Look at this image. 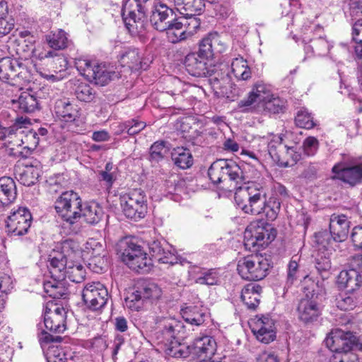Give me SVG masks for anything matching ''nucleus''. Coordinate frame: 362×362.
Segmentation results:
<instances>
[{
  "label": "nucleus",
  "mask_w": 362,
  "mask_h": 362,
  "mask_svg": "<svg viewBox=\"0 0 362 362\" xmlns=\"http://www.w3.org/2000/svg\"><path fill=\"white\" fill-rule=\"evenodd\" d=\"M235 202L245 214L257 216L264 214L268 221H274L280 211L281 202L276 197L267 199V190L260 184L248 182L235 193Z\"/></svg>",
  "instance_id": "f257e3e1"
},
{
  "label": "nucleus",
  "mask_w": 362,
  "mask_h": 362,
  "mask_svg": "<svg viewBox=\"0 0 362 362\" xmlns=\"http://www.w3.org/2000/svg\"><path fill=\"white\" fill-rule=\"evenodd\" d=\"M226 49V44L217 33H211L199 43L197 52L188 54L185 59L187 71L196 77L211 76L212 70L209 62L215 53H222Z\"/></svg>",
  "instance_id": "f03ea898"
},
{
  "label": "nucleus",
  "mask_w": 362,
  "mask_h": 362,
  "mask_svg": "<svg viewBox=\"0 0 362 362\" xmlns=\"http://www.w3.org/2000/svg\"><path fill=\"white\" fill-rule=\"evenodd\" d=\"M208 176L214 185L230 182L228 190H235L245 187L247 181L241 167L230 160L219 159L214 161L208 170Z\"/></svg>",
  "instance_id": "7ed1b4c3"
},
{
  "label": "nucleus",
  "mask_w": 362,
  "mask_h": 362,
  "mask_svg": "<svg viewBox=\"0 0 362 362\" xmlns=\"http://www.w3.org/2000/svg\"><path fill=\"white\" fill-rule=\"evenodd\" d=\"M156 322L163 327L160 332L157 333V339L163 346V351L173 357H186L187 353L180 348L179 342L182 323L173 317L164 316L157 317Z\"/></svg>",
  "instance_id": "20e7f679"
},
{
  "label": "nucleus",
  "mask_w": 362,
  "mask_h": 362,
  "mask_svg": "<svg viewBox=\"0 0 362 362\" xmlns=\"http://www.w3.org/2000/svg\"><path fill=\"white\" fill-rule=\"evenodd\" d=\"M270 264L262 255L255 254L240 259L237 265L240 276L248 281H259L267 274Z\"/></svg>",
  "instance_id": "39448f33"
},
{
  "label": "nucleus",
  "mask_w": 362,
  "mask_h": 362,
  "mask_svg": "<svg viewBox=\"0 0 362 362\" xmlns=\"http://www.w3.org/2000/svg\"><path fill=\"white\" fill-rule=\"evenodd\" d=\"M81 199L77 193L66 191L57 198L54 207L64 221L73 225L81 218Z\"/></svg>",
  "instance_id": "423d86ee"
},
{
  "label": "nucleus",
  "mask_w": 362,
  "mask_h": 362,
  "mask_svg": "<svg viewBox=\"0 0 362 362\" xmlns=\"http://www.w3.org/2000/svg\"><path fill=\"white\" fill-rule=\"evenodd\" d=\"M332 180H339L351 186L362 182V162L346 156L332 168Z\"/></svg>",
  "instance_id": "0eeeda50"
},
{
  "label": "nucleus",
  "mask_w": 362,
  "mask_h": 362,
  "mask_svg": "<svg viewBox=\"0 0 362 362\" xmlns=\"http://www.w3.org/2000/svg\"><path fill=\"white\" fill-rule=\"evenodd\" d=\"M78 71L89 81L105 86L116 76V73L104 64L93 63L87 59H78L75 62Z\"/></svg>",
  "instance_id": "6e6552de"
},
{
  "label": "nucleus",
  "mask_w": 362,
  "mask_h": 362,
  "mask_svg": "<svg viewBox=\"0 0 362 362\" xmlns=\"http://www.w3.org/2000/svg\"><path fill=\"white\" fill-rule=\"evenodd\" d=\"M121 206L124 215L131 219L144 218L147 211L146 199L141 189H134L121 197Z\"/></svg>",
  "instance_id": "1a4fd4ad"
},
{
  "label": "nucleus",
  "mask_w": 362,
  "mask_h": 362,
  "mask_svg": "<svg viewBox=\"0 0 362 362\" xmlns=\"http://www.w3.org/2000/svg\"><path fill=\"white\" fill-rule=\"evenodd\" d=\"M161 288L154 283H146L137 289L129 293L124 298L127 308L133 310H139L145 301L153 302L158 300L162 296Z\"/></svg>",
  "instance_id": "9d476101"
},
{
  "label": "nucleus",
  "mask_w": 362,
  "mask_h": 362,
  "mask_svg": "<svg viewBox=\"0 0 362 362\" xmlns=\"http://www.w3.org/2000/svg\"><path fill=\"white\" fill-rule=\"evenodd\" d=\"M272 90L269 85L262 81L255 83L247 97L238 102V107L243 112H256L267 100L272 98Z\"/></svg>",
  "instance_id": "9b49d317"
},
{
  "label": "nucleus",
  "mask_w": 362,
  "mask_h": 362,
  "mask_svg": "<svg viewBox=\"0 0 362 362\" xmlns=\"http://www.w3.org/2000/svg\"><path fill=\"white\" fill-rule=\"evenodd\" d=\"M109 295L107 288L100 282L88 283L82 291V299L87 308L100 310L106 305Z\"/></svg>",
  "instance_id": "f8f14e48"
},
{
  "label": "nucleus",
  "mask_w": 362,
  "mask_h": 362,
  "mask_svg": "<svg viewBox=\"0 0 362 362\" xmlns=\"http://www.w3.org/2000/svg\"><path fill=\"white\" fill-rule=\"evenodd\" d=\"M7 232L14 236L27 233L32 223V215L25 207L13 209L6 221Z\"/></svg>",
  "instance_id": "ddd939ff"
},
{
  "label": "nucleus",
  "mask_w": 362,
  "mask_h": 362,
  "mask_svg": "<svg viewBox=\"0 0 362 362\" xmlns=\"http://www.w3.org/2000/svg\"><path fill=\"white\" fill-rule=\"evenodd\" d=\"M122 17L127 29L134 35H143L146 30L147 20L144 7L139 4H136V9L129 10L127 4L122 9Z\"/></svg>",
  "instance_id": "4468645a"
},
{
  "label": "nucleus",
  "mask_w": 362,
  "mask_h": 362,
  "mask_svg": "<svg viewBox=\"0 0 362 362\" xmlns=\"http://www.w3.org/2000/svg\"><path fill=\"white\" fill-rule=\"evenodd\" d=\"M356 336L351 332L337 329L332 330L325 339L326 346L334 353L344 350H352Z\"/></svg>",
  "instance_id": "2eb2a0df"
},
{
  "label": "nucleus",
  "mask_w": 362,
  "mask_h": 362,
  "mask_svg": "<svg viewBox=\"0 0 362 362\" xmlns=\"http://www.w3.org/2000/svg\"><path fill=\"white\" fill-rule=\"evenodd\" d=\"M252 332L259 341L269 344L276 338L274 320L269 316L257 317L250 323Z\"/></svg>",
  "instance_id": "dca6fc26"
},
{
  "label": "nucleus",
  "mask_w": 362,
  "mask_h": 362,
  "mask_svg": "<svg viewBox=\"0 0 362 362\" xmlns=\"http://www.w3.org/2000/svg\"><path fill=\"white\" fill-rule=\"evenodd\" d=\"M53 310L45 308L44 325L47 329L54 333H62L66 329V311L63 307L54 305Z\"/></svg>",
  "instance_id": "f3484780"
},
{
  "label": "nucleus",
  "mask_w": 362,
  "mask_h": 362,
  "mask_svg": "<svg viewBox=\"0 0 362 362\" xmlns=\"http://www.w3.org/2000/svg\"><path fill=\"white\" fill-rule=\"evenodd\" d=\"M296 311L298 320L305 325L314 323L321 315L320 305L308 297L300 300Z\"/></svg>",
  "instance_id": "a211bd4d"
},
{
  "label": "nucleus",
  "mask_w": 362,
  "mask_h": 362,
  "mask_svg": "<svg viewBox=\"0 0 362 362\" xmlns=\"http://www.w3.org/2000/svg\"><path fill=\"white\" fill-rule=\"evenodd\" d=\"M173 16L172 8L163 3H158L152 11L150 21L156 30L163 32L169 28L170 23L174 19Z\"/></svg>",
  "instance_id": "6ab92c4d"
},
{
  "label": "nucleus",
  "mask_w": 362,
  "mask_h": 362,
  "mask_svg": "<svg viewBox=\"0 0 362 362\" xmlns=\"http://www.w3.org/2000/svg\"><path fill=\"white\" fill-rule=\"evenodd\" d=\"M216 348V340L210 336L197 338L194 341V354L200 362L211 361Z\"/></svg>",
  "instance_id": "aec40b11"
},
{
  "label": "nucleus",
  "mask_w": 362,
  "mask_h": 362,
  "mask_svg": "<svg viewBox=\"0 0 362 362\" xmlns=\"http://www.w3.org/2000/svg\"><path fill=\"white\" fill-rule=\"evenodd\" d=\"M350 221L345 215L332 214L329 220V231L333 240L342 242L348 237Z\"/></svg>",
  "instance_id": "412c9836"
},
{
  "label": "nucleus",
  "mask_w": 362,
  "mask_h": 362,
  "mask_svg": "<svg viewBox=\"0 0 362 362\" xmlns=\"http://www.w3.org/2000/svg\"><path fill=\"white\" fill-rule=\"evenodd\" d=\"M323 33V28L320 25H317L314 28V35H317L315 38L308 39L309 45L305 47V52L308 53L310 51L317 56H325L330 47V45L328 41L322 36ZM307 40V37H304V41Z\"/></svg>",
  "instance_id": "4be33fe9"
},
{
  "label": "nucleus",
  "mask_w": 362,
  "mask_h": 362,
  "mask_svg": "<svg viewBox=\"0 0 362 362\" xmlns=\"http://www.w3.org/2000/svg\"><path fill=\"white\" fill-rule=\"evenodd\" d=\"M337 284L348 291L361 293L362 276L356 269L341 271L338 276Z\"/></svg>",
  "instance_id": "5701e85b"
},
{
  "label": "nucleus",
  "mask_w": 362,
  "mask_h": 362,
  "mask_svg": "<svg viewBox=\"0 0 362 362\" xmlns=\"http://www.w3.org/2000/svg\"><path fill=\"white\" fill-rule=\"evenodd\" d=\"M21 66L16 59L5 57L0 60V79L14 83L22 74Z\"/></svg>",
  "instance_id": "b1692460"
},
{
  "label": "nucleus",
  "mask_w": 362,
  "mask_h": 362,
  "mask_svg": "<svg viewBox=\"0 0 362 362\" xmlns=\"http://www.w3.org/2000/svg\"><path fill=\"white\" fill-rule=\"evenodd\" d=\"M49 262L47 267L52 279L57 281L64 280L69 266L66 257L64 255L56 253L53 256L50 255Z\"/></svg>",
  "instance_id": "393cba45"
},
{
  "label": "nucleus",
  "mask_w": 362,
  "mask_h": 362,
  "mask_svg": "<svg viewBox=\"0 0 362 362\" xmlns=\"http://www.w3.org/2000/svg\"><path fill=\"white\" fill-rule=\"evenodd\" d=\"M13 108L26 113H32L39 109V103L34 94L28 91L21 93L17 98H12Z\"/></svg>",
  "instance_id": "a878e982"
},
{
  "label": "nucleus",
  "mask_w": 362,
  "mask_h": 362,
  "mask_svg": "<svg viewBox=\"0 0 362 362\" xmlns=\"http://www.w3.org/2000/svg\"><path fill=\"white\" fill-rule=\"evenodd\" d=\"M119 62L122 66H127L132 71H136L146 69L144 67L140 52L134 47L125 49L120 55Z\"/></svg>",
  "instance_id": "bb28decb"
},
{
  "label": "nucleus",
  "mask_w": 362,
  "mask_h": 362,
  "mask_svg": "<svg viewBox=\"0 0 362 362\" xmlns=\"http://www.w3.org/2000/svg\"><path fill=\"white\" fill-rule=\"evenodd\" d=\"M181 315L184 320L189 325L200 326L207 317V310L202 306L191 305L182 308Z\"/></svg>",
  "instance_id": "cd10ccee"
},
{
  "label": "nucleus",
  "mask_w": 362,
  "mask_h": 362,
  "mask_svg": "<svg viewBox=\"0 0 362 362\" xmlns=\"http://www.w3.org/2000/svg\"><path fill=\"white\" fill-rule=\"evenodd\" d=\"M17 190L15 181L10 177L0 178V206L8 205L16 198Z\"/></svg>",
  "instance_id": "c85d7f7f"
},
{
  "label": "nucleus",
  "mask_w": 362,
  "mask_h": 362,
  "mask_svg": "<svg viewBox=\"0 0 362 362\" xmlns=\"http://www.w3.org/2000/svg\"><path fill=\"white\" fill-rule=\"evenodd\" d=\"M14 175L16 178L25 186H31L37 180L40 174L39 170L33 166H24L18 164L14 166Z\"/></svg>",
  "instance_id": "c756f323"
},
{
  "label": "nucleus",
  "mask_w": 362,
  "mask_h": 362,
  "mask_svg": "<svg viewBox=\"0 0 362 362\" xmlns=\"http://www.w3.org/2000/svg\"><path fill=\"white\" fill-rule=\"evenodd\" d=\"M54 111L57 117L68 122L75 121L79 115L76 105L66 99L59 100L56 102Z\"/></svg>",
  "instance_id": "7c9ffc66"
},
{
  "label": "nucleus",
  "mask_w": 362,
  "mask_h": 362,
  "mask_svg": "<svg viewBox=\"0 0 362 362\" xmlns=\"http://www.w3.org/2000/svg\"><path fill=\"white\" fill-rule=\"evenodd\" d=\"M262 287L255 284L246 285L241 292V300L251 310H255L260 301Z\"/></svg>",
  "instance_id": "2f4dec72"
},
{
  "label": "nucleus",
  "mask_w": 362,
  "mask_h": 362,
  "mask_svg": "<svg viewBox=\"0 0 362 362\" xmlns=\"http://www.w3.org/2000/svg\"><path fill=\"white\" fill-rule=\"evenodd\" d=\"M177 9L184 16H197L205 7L204 0H173Z\"/></svg>",
  "instance_id": "473e14b6"
},
{
  "label": "nucleus",
  "mask_w": 362,
  "mask_h": 362,
  "mask_svg": "<svg viewBox=\"0 0 362 362\" xmlns=\"http://www.w3.org/2000/svg\"><path fill=\"white\" fill-rule=\"evenodd\" d=\"M274 236L271 235L268 230L264 228H258L247 238V233H245L246 246L265 247L274 239Z\"/></svg>",
  "instance_id": "72a5a7b5"
},
{
  "label": "nucleus",
  "mask_w": 362,
  "mask_h": 362,
  "mask_svg": "<svg viewBox=\"0 0 362 362\" xmlns=\"http://www.w3.org/2000/svg\"><path fill=\"white\" fill-rule=\"evenodd\" d=\"M103 216V209L95 202L81 204V217L90 224L98 223Z\"/></svg>",
  "instance_id": "f704fd0d"
},
{
  "label": "nucleus",
  "mask_w": 362,
  "mask_h": 362,
  "mask_svg": "<svg viewBox=\"0 0 362 362\" xmlns=\"http://www.w3.org/2000/svg\"><path fill=\"white\" fill-rule=\"evenodd\" d=\"M174 164L181 169L189 168L193 165V157L190 151L184 147L173 148L171 153Z\"/></svg>",
  "instance_id": "c9c22d12"
},
{
  "label": "nucleus",
  "mask_w": 362,
  "mask_h": 362,
  "mask_svg": "<svg viewBox=\"0 0 362 362\" xmlns=\"http://www.w3.org/2000/svg\"><path fill=\"white\" fill-rule=\"evenodd\" d=\"M361 300L359 292L348 291L341 293L337 298V306L342 310H350L355 308Z\"/></svg>",
  "instance_id": "e433bc0d"
},
{
  "label": "nucleus",
  "mask_w": 362,
  "mask_h": 362,
  "mask_svg": "<svg viewBox=\"0 0 362 362\" xmlns=\"http://www.w3.org/2000/svg\"><path fill=\"white\" fill-rule=\"evenodd\" d=\"M231 72L238 81H247L252 76L247 62L243 57H237L233 60Z\"/></svg>",
  "instance_id": "4c0bfd02"
},
{
  "label": "nucleus",
  "mask_w": 362,
  "mask_h": 362,
  "mask_svg": "<svg viewBox=\"0 0 362 362\" xmlns=\"http://www.w3.org/2000/svg\"><path fill=\"white\" fill-rule=\"evenodd\" d=\"M164 31L166 32L167 38L171 43H177L188 37L182 23L179 18L173 19L169 28Z\"/></svg>",
  "instance_id": "58836bf2"
},
{
  "label": "nucleus",
  "mask_w": 362,
  "mask_h": 362,
  "mask_svg": "<svg viewBox=\"0 0 362 362\" xmlns=\"http://www.w3.org/2000/svg\"><path fill=\"white\" fill-rule=\"evenodd\" d=\"M120 247L122 250L121 258L122 262L126 259H132L139 255V253H143L145 251L143 250L141 245L134 239H125L120 243Z\"/></svg>",
  "instance_id": "ea45409f"
},
{
  "label": "nucleus",
  "mask_w": 362,
  "mask_h": 362,
  "mask_svg": "<svg viewBox=\"0 0 362 362\" xmlns=\"http://www.w3.org/2000/svg\"><path fill=\"white\" fill-rule=\"evenodd\" d=\"M131 269L137 272H147L151 269L152 262L150 258L147 257L146 252L139 253V255L132 259H126L123 261Z\"/></svg>",
  "instance_id": "a19ab883"
},
{
  "label": "nucleus",
  "mask_w": 362,
  "mask_h": 362,
  "mask_svg": "<svg viewBox=\"0 0 362 362\" xmlns=\"http://www.w3.org/2000/svg\"><path fill=\"white\" fill-rule=\"evenodd\" d=\"M45 38L49 46L55 50L63 49L67 47L69 44L66 33L62 29L52 31Z\"/></svg>",
  "instance_id": "79ce46f5"
},
{
  "label": "nucleus",
  "mask_w": 362,
  "mask_h": 362,
  "mask_svg": "<svg viewBox=\"0 0 362 362\" xmlns=\"http://www.w3.org/2000/svg\"><path fill=\"white\" fill-rule=\"evenodd\" d=\"M73 90L74 95L80 101L89 103L95 97V92L93 88L86 83L79 81L74 83Z\"/></svg>",
  "instance_id": "37998d69"
},
{
  "label": "nucleus",
  "mask_w": 362,
  "mask_h": 362,
  "mask_svg": "<svg viewBox=\"0 0 362 362\" xmlns=\"http://www.w3.org/2000/svg\"><path fill=\"white\" fill-rule=\"evenodd\" d=\"M284 155L278 160V165L280 167H291L297 163L301 158V154L296 151L294 147L284 146Z\"/></svg>",
  "instance_id": "c03bdc74"
},
{
  "label": "nucleus",
  "mask_w": 362,
  "mask_h": 362,
  "mask_svg": "<svg viewBox=\"0 0 362 362\" xmlns=\"http://www.w3.org/2000/svg\"><path fill=\"white\" fill-rule=\"evenodd\" d=\"M285 103L279 97L272 93V98L267 100L256 112H264L266 113L278 114L284 111Z\"/></svg>",
  "instance_id": "a18cd8bd"
},
{
  "label": "nucleus",
  "mask_w": 362,
  "mask_h": 362,
  "mask_svg": "<svg viewBox=\"0 0 362 362\" xmlns=\"http://www.w3.org/2000/svg\"><path fill=\"white\" fill-rule=\"evenodd\" d=\"M62 281L52 279V281H46L43 284L45 292L53 298H61L66 295V290L63 286Z\"/></svg>",
  "instance_id": "49530a36"
},
{
  "label": "nucleus",
  "mask_w": 362,
  "mask_h": 362,
  "mask_svg": "<svg viewBox=\"0 0 362 362\" xmlns=\"http://www.w3.org/2000/svg\"><path fill=\"white\" fill-rule=\"evenodd\" d=\"M146 126L145 122L137 119H132L119 125L122 132H126L129 135L133 136L139 134Z\"/></svg>",
  "instance_id": "de8ad7c7"
},
{
  "label": "nucleus",
  "mask_w": 362,
  "mask_h": 362,
  "mask_svg": "<svg viewBox=\"0 0 362 362\" xmlns=\"http://www.w3.org/2000/svg\"><path fill=\"white\" fill-rule=\"evenodd\" d=\"M66 272V278L75 283H81L83 281L86 272L83 267L81 264H69Z\"/></svg>",
  "instance_id": "09e8293b"
},
{
  "label": "nucleus",
  "mask_w": 362,
  "mask_h": 362,
  "mask_svg": "<svg viewBox=\"0 0 362 362\" xmlns=\"http://www.w3.org/2000/svg\"><path fill=\"white\" fill-rule=\"evenodd\" d=\"M85 249L90 257L106 256L105 245L96 239H89L86 243Z\"/></svg>",
  "instance_id": "8fccbe9b"
},
{
  "label": "nucleus",
  "mask_w": 362,
  "mask_h": 362,
  "mask_svg": "<svg viewBox=\"0 0 362 362\" xmlns=\"http://www.w3.org/2000/svg\"><path fill=\"white\" fill-rule=\"evenodd\" d=\"M61 252L58 254L64 255L66 259L74 256L77 252H80L81 247L79 243L72 239H66L61 243Z\"/></svg>",
  "instance_id": "3c124183"
},
{
  "label": "nucleus",
  "mask_w": 362,
  "mask_h": 362,
  "mask_svg": "<svg viewBox=\"0 0 362 362\" xmlns=\"http://www.w3.org/2000/svg\"><path fill=\"white\" fill-rule=\"evenodd\" d=\"M179 19L182 23L188 37L194 35L200 26V20L196 16H185Z\"/></svg>",
  "instance_id": "603ef678"
},
{
  "label": "nucleus",
  "mask_w": 362,
  "mask_h": 362,
  "mask_svg": "<svg viewBox=\"0 0 362 362\" xmlns=\"http://www.w3.org/2000/svg\"><path fill=\"white\" fill-rule=\"evenodd\" d=\"M296 125L300 128L310 129L315 125L311 115L305 110H300L295 117Z\"/></svg>",
  "instance_id": "864d4df0"
},
{
  "label": "nucleus",
  "mask_w": 362,
  "mask_h": 362,
  "mask_svg": "<svg viewBox=\"0 0 362 362\" xmlns=\"http://www.w3.org/2000/svg\"><path fill=\"white\" fill-rule=\"evenodd\" d=\"M167 152L164 141H156L150 148V160L158 163L163 160Z\"/></svg>",
  "instance_id": "5fc2aeb1"
},
{
  "label": "nucleus",
  "mask_w": 362,
  "mask_h": 362,
  "mask_svg": "<svg viewBox=\"0 0 362 362\" xmlns=\"http://www.w3.org/2000/svg\"><path fill=\"white\" fill-rule=\"evenodd\" d=\"M218 281L219 275L218 271L213 269L204 272L202 274L196 279L197 284L210 286L217 284Z\"/></svg>",
  "instance_id": "6e6d98bb"
},
{
  "label": "nucleus",
  "mask_w": 362,
  "mask_h": 362,
  "mask_svg": "<svg viewBox=\"0 0 362 362\" xmlns=\"http://www.w3.org/2000/svg\"><path fill=\"white\" fill-rule=\"evenodd\" d=\"M329 362H358V358L351 350H344L334 353Z\"/></svg>",
  "instance_id": "4d7b16f0"
},
{
  "label": "nucleus",
  "mask_w": 362,
  "mask_h": 362,
  "mask_svg": "<svg viewBox=\"0 0 362 362\" xmlns=\"http://www.w3.org/2000/svg\"><path fill=\"white\" fill-rule=\"evenodd\" d=\"M297 259L296 256L293 257L288 264L286 284L288 286L292 285L298 277L299 264Z\"/></svg>",
  "instance_id": "13d9d810"
},
{
  "label": "nucleus",
  "mask_w": 362,
  "mask_h": 362,
  "mask_svg": "<svg viewBox=\"0 0 362 362\" xmlns=\"http://www.w3.org/2000/svg\"><path fill=\"white\" fill-rule=\"evenodd\" d=\"M302 148L305 155L313 156L318 150L319 141L314 136H308L303 141Z\"/></svg>",
  "instance_id": "bf43d9fd"
},
{
  "label": "nucleus",
  "mask_w": 362,
  "mask_h": 362,
  "mask_svg": "<svg viewBox=\"0 0 362 362\" xmlns=\"http://www.w3.org/2000/svg\"><path fill=\"white\" fill-rule=\"evenodd\" d=\"M107 261L106 256L89 257L88 267L93 272L102 273L105 269Z\"/></svg>",
  "instance_id": "052dcab7"
},
{
  "label": "nucleus",
  "mask_w": 362,
  "mask_h": 362,
  "mask_svg": "<svg viewBox=\"0 0 362 362\" xmlns=\"http://www.w3.org/2000/svg\"><path fill=\"white\" fill-rule=\"evenodd\" d=\"M14 28V21L8 15L0 17V37H2L8 33Z\"/></svg>",
  "instance_id": "680f3d73"
},
{
  "label": "nucleus",
  "mask_w": 362,
  "mask_h": 362,
  "mask_svg": "<svg viewBox=\"0 0 362 362\" xmlns=\"http://www.w3.org/2000/svg\"><path fill=\"white\" fill-rule=\"evenodd\" d=\"M351 240L356 250H362V226H355L352 229Z\"/></svg>",
  "instance_id": "e2e57ef3"
},
{
  "label": "nucleus",
  "mask_w": 362,
  "mask_h": 362,
  "mask_svg": "<svg viewBox=\"0 0 362 362\" xmlns=\"http://www.w3.org/2000/svg\"><path fill=\"white\" fill-rule=\"evenodd\" d=\"M41 59H52V62L55 64L59 63L60 66H66V59L60 54H58L55 51H48L45 54H40L39 57Z\"/></svg>",
  "instance_id": "0e129e2a"
},
{
  "label": "nucleus",
  "mask_w": 362,
  "mask_h": 362,
  "mask_svg": "<svg viewBox=\"0 0 362 362\" xmlns=\"http://www.w3.org/2000/svg\"><path fill=\"white\" fill-rule=\"evenodd\" d=\"M329 235L330 233H329L326 230L315 233L314 242L319 246L326 248L330 243Z\"/></svg>",
  "instance_id": "69168bd1"
},
{
  "label": "nucleus",
  "mask_w": 362,
  "mask_h": 362,
  "mask_svg": "<svg viewBox=\"0 0 362 362\" xmlns=\"http://www.w3.org/2000/svg\"><path fill=\"white\" fill-rule=\"evenodd\" d=\"M158 262L163 264H174L177 263V258L168 248L164 247Z\"/></svg>",
  "instance_id": "338daca9"
},
{
  "label": "nucleus",
  "mask_w": 362,
  "mask_h": 362,
  "mask_svg": "<svg viewBox=\"0 0 362 362\" xmlns=\"http://www.w3.org/2000/svg\"><path fill=\"white\" fill-rule=\"evenodd\" d=\"M257 362H279V358L274 352L265 351L258 355Z\"/></svg>",
  "instance_id": "774afa93"
}]
</instances>
